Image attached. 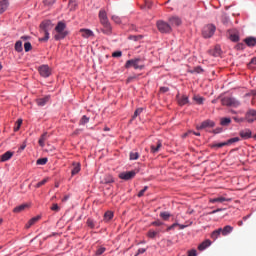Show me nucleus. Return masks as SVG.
<instances>
[{"label":"nucleus","instance_id":"49","mask_svg":"<svg viewBox=\"0 0 256 256\" xmlns=\"http://www.w3.org/2000/svg\"><path fill=\"white\" fill-rule=\"evenodd\" d=\"M141 39V35H131L129 36V40L131 41H139Z\"/></svg>","mask_w":256,"mask_h":256},{"label":"nucleus","instance_id":"29","mask_svg":"<svg viewBox=\"0 0 256 256\" xmlns=\"http://www.w3.org/2000/svg\"><path fill=\"white\" fill-rule=\"evenodd\" d=\"M178 104H180V106H185L189 104V97L185 95L181 96L180 100H178Z\"/></svg>","mask_w":256,"mask_h":256},{"label":"nucleus","instance_id":"2","mask_svg":"<svg viewBox=\"0 0 256 256\" xmlns=\"http://www.w3.org/2000/svg\"><path fill=\"white\" fill-rule=\"evenodd\" d=\"M52 29V23L50 20H45L40 24V31L44 34L43 38L38 39L40 42L49 41V31Z\"/></svg>","mask_w":256,"mask_h":256},{"label":"nucleus","instance_id":"47","mask_svg":"<svg viewBox=\"0 0 256 256\" xmlns=\"http://www.w3.org/2000/svg\"><path fill=\"white\" fill-rule=\"evenodd\" d=\"M232 119L235 121V123H244L246 121V118H240V117H232Z\"/></svg>","mask_w":256,"mask_h":256},{"label":"nucleus","instance_id":"3","mask_svg":"<svg viewBox=\"0 0 256 256\" xmlns=\"http://www.w3.org/2000/svg\"><path fill=\"white\" fill-rule=\"evenodd\" d=\"M143 58H134V59H129L126 61L125 68H134V70H143L145 68V65H143Z\"/></svg>","mask_w":256,"mask_h":256},{"label":"nucleus","instance_id":"31","mask_svg":"<svg viewBox=\"0 0 256 256\" xmlns=\"http://www.w3.org/2000/svg\"><path fill=\"white\" fill-rule=\"evenodd\" d=\"M157 234H159V231L150 230L147 232L146 236L150 239H154Z\"/></svg>","mask_w":256,"mask_h":256},{"label":"nucleus","instance_id":"59","mask_svg":"<svg viewBox=\"0 0 256 256\" xmlns=\"http://www.w3.org/2000/svg\"><path fill=\"white\" fill-rule=\"evenodd\" d=\"M145 252H147V249H143V248L138 249V253H136V255H134V256H140V254H143Z\"/></svg>","mask_w":256,"mask_h":256},{"label":"nucleus","instance_id":"64","mask_svg":"<svg viewBox=\"0 0 256 256\" xmlns=\"http://www.w3.org/2000/svg\"><path fill=\"white\" fill-rule=\"evenodd\" d=\"M213 133L214 134H219V133H222V128H216L213 130Z\"/></svg>","mask_w":256,"mask_h":256},{"label":"nucleus","instance_id":"28","mask_svg":"<svg viewBox=\"0 0 256 256\" xmlns=\"http://www.w3.org/2000/svg\"><path fill=\"white\" fill-rule=\"evenodd\" d=\"M28 207L27 204H21L19 206H17L16 208H14L13 212L16 213V214H19L23 211H25V209Z\"/></svg>","mask_w":256,"mask_h":256},{"label":"nucleus","instance_id":"9","mask_svg":"<svg viewBox=\"0 0 256 256\" xmlns=\"http://www.w3.org/2000/svg\"><path fill=\"white\" fill-rule=\"evenodd\" d=\"M244 118L249 124L254 123L256 121V110L249 109L248 112H246V114L244 115Z\"/></svg>","mask_w":256,"mask_h":256},{"label":"nucleus","instance_id":"17","mask_svg":"<svg viewBox=\"0 0 256 256\" xmlns=\"http://www.w3.org/2000/svg\"><path fill=\"white\" fill-rule=\"evenodd\" d=\"M239 136H241L242 139L247 140L251 138V130L244 129L239 132Z\"/></svg>","mask_w":256,"mask_h":256},{"label":"nucleus","instance_id":"44","mask_svg":"<svg viewBox=\"0 0 256 256\" xmlns=\"http://www.w3.org/2000/svg\"><path fill=\"white\" fill-rule=\"evenodd\" d=\"M30 51H31V43L30 42L24 43V52L28 53Z\"/></svg>","mask_w":256,"mask_h":256},{"label":"nucleus","instance_id":"19","mask_svg":"<svg viewBox=\"0 0 256 256\" xmlns=\"http://www.w3.org/2000/svg\"><path fill=\"white\" fill-rule=\"evenodd\" d=\"M162 148V143L161 141H157L156 145H152L150 146V150L152 152V154H156L157 152H159Z\"/></svg>","mask_w":256,"mask_h":256},{"label":"nucleus","instance_id":"1","mask_svg":"<svg viewBox=\"0 0 256 256\" xmlns=\"http://www.w3.org/2000/svg\"><path fill=\"white\" fill-rule=\"evenodd\" d=\"M99 23H101V32L105 35H112V26L110 25V22H108L107 18V12L105 10H99Z\"/></svg>","mask_w":256,"mask_h":256},{"label":"nucleus","instance_id":"12","mask_svg":"<svg viewBox=\"0 0 256 256\" xmlns=\"http://www.w3.org/2000/svg\"><path fill=\"white\" fill-rule=\"evenodd\" d=\"M136 176L135 171H129V172H122L119 174V178L124 180V181H129L132 180Z\"/></svg>","mask_w":256,"mask_h":256},{"label":"nucleus","instance_id":"13","mask_svg":"<svg viewBox=\"0 0 256 256\" xmlns=\"http://www.w3.org/2000/svg\"><path fill=\"white\" fill-rule=\"evenodd\" d=\"M214 127H215V122H213L211 120H206L197 126V130H204L206 128H214Z\"/></svg>","mask_w":256,"mask_h":256},{"label":"nucleus","instance_id":"22","mask_svg":"<svg viewBox=\"0 0 256 256\" xmlns=\"http://www.w3.org/2000/svg\"><path fill=\"white\" fill-rule=\"evenodd\" d=\"M244 44L248 45V47H255L256 39L253 37H248V38L244 39Z\"/></svg>","mask_w":256,"mask_h":256},{"label":"nucleus","instance_id":"10","mask_svg":"<svg viewBox=\"0 0 256 256\" xmlns=\"http://www.w3.org/2000/svg\"><path fill=\"white\" fill-rule=\"evenodd\" d=\"M38 73L44 78L51 76V68L48 65H42L38 68Z\"/></svg>","mask_w":256,"mask_h":256},{"label":"nucleus","instance_id":"40","mask_svg":"<svg viewBox=\"0 0 256 256\" xmlns=\"http://www.w3.org/2000/svg\"><path fill=\"white\" fill-rule=\"evenodd\" d=\"M143 112L142 108H138L134 111V114L132 115V119H136V117L140 116V114Z\"/></svg>","mask_w":256,"mask_h":256},{"label":"nucleus","instance_id":"36","mask_svg":"<svg viewBox=\"0 0 256 256\" xmlns=\"http://www.w3.org/2000/svg\"><path fill=\"white\" fill-rule=\"evenodd\" d=\"M87 123H89V117H87L85 115L82 116V118H80V121L78 122L79 125H85Z\"/></svg>","mask_w":256,"mask_h":256},{"label":"nucleus","instance_id":"53","mask_svg":"<svg viewBox=\"0 0 256 256\" xmlns=\"http://www.w3.org/2000/svg\"><path fill=\"white\" fill-rule=\"evenodd\" d=\"M136 79H138V76L137 75H132L131 77L127 78V83H132Z\"/></svg>","mask_w":256,"mask_h":256},{"label":"nucleus","instance_id":"5","mask_svg":"<svg viewBox=\"0 0 256 256\" xmlns=\"http://www.w3.org/2000/svg\"><path fill=\"white\" fill-rule=\"evenodd\" d=\"M215 31H216L215 25L208 24L204 26V28H202V37L206 39L211 38L215 34Z\"/></svg>","mask_w":256,"mask_h":256},{"label":"nucleus","instance_id":"39","mask_svg":"<svg viewBox=\"0 0 256 256\" xmlns=\"http://www.w3.org/2000/svg\"><path fill=\"white\" fill-rule=\"evenodd\" d=\"M203 72L202 68L197 66L193 70H190V73L192 74H201Z\"/></svg>","mask_w":256,"mask_h":256},{"label":"nucleus","instance_id":"54","mask_svg":"<svg viewBox=\"0 0 256 256\" xmlns=\"http://www.w3.org/2000/svg\"><path fill=\"white\" fill-rule=\"evenodd\" d=\"M194 101H195L197 104L201 105V104H202L203 99H202V97L194 96Z\"/></svg>","mask_w":256,"mask_h":256},{"label":"nucleus","instance_id":"14","mask_svg":"<svg viewBox=\"0 0 256 256\" xmlns=\"http://www.w3.org/2000/svg\"><path fill=\"white\" fill-rule=\"evenodd\" d=\"M12 156H14V152L7 151V152L3 153L2 155H0V162H2V163L8 162L9 160H11Z\"/></svg>","mask_w":256,"mask_h":256},{"label":"nucleus","instance_id":"11","mask_svg":"<svg viewBox=\"0 0 256 256\" xmlns=\"http://www.w3.org/2000/svg\"><path fill=\"white\" fill-rule=\"evenodd\" d=\"M232 231H234V227H232L230 225H227L223 228H218L217 230H214V232L221 233L223 235V237H226L227 235L232 233Z\"/></svg>","mask_w":256,"mask_h":256},{"label":"nucleus","instance_id":"6","mask_svg":"<svg viewBox=\"0 0 256 256\" xmlns=\"http://www.w3.org/2000/svg\"><path fill=\"white\" fill-rule=\"evenodd\" d=\"M240 140L241 139L239 137L230 138L225 142L211 144V148H222V147L229 146V145H232L234 143H237Z\"/></svg>","mask_w":256,"mask_h":256},{"label":"nucleus","instance_id":"57","mask_svg":"<svg viewBox=\"0 0 256 256\" xmlns=\"http://www.w3.org/2000/svg\"><path fill=\"white\" fill-rule=\"evenodd\" d=\"M223 210H224L223 208H218L216 210H213V211L209 212L208 215H214V214H216L218 212H222Z\"/></svg>","mask_w":256,"mask_h":256},{"label":"nucleus","instance_id":"52","mask_svg":"<svg viewBox=\"0 0 256 256\" xmlns=\"http://www.w3.org/2000/svg\"><path fill=\"white\" fill-rule=\"evenodd\" d=\"M122 56V52L121 51H115L112 53V57L113 58H119Z\"/></svg>","mask_w":256,"mask_h":256},{"label":"nucleus","instance_id":"27","mask_svg":"<svg viewBox=\"0 0 256 256\" xmlns=\"http://www.w3.org/2000/svg\"><path fill=\"white\" fill-rule=\"evenodd\" d=\"M40 220V216H35L28 221V224H26V229H30L31 226L35 225Z\"/></svg>","mask_w":256,"mask_h":256},{"label":"nucleus","instance_id":"45","mask_svg":"<svg viewBox=\"0 0 256 256\" xmlns=\"http://www.w3.org/2000/svg\"><path fill=\"white\" fill-rule=\"evenodd\" d=\"M220 234H222V233H221V232H218V231H213V232L211 233V239H213V240L218 239V237L220 236Z\"/></svg>","mask_w":256,"mask_h":256},{"label":"nucleus","instance_id":"33","mask_svg":"<svg viewBox=\"0 0 256 256\" xmlns=\"http://www.w3.org/2000/svg\"><path fill=\"white\" fill-rule=\"evenodd\" d=\"M230 123H231L230 118H222V120L220 121V124H221L223 127L229 126Z\"/></svg>","mask_w":256,"mask_h":256},{"label":"nucleus","instance_id":"55","mask_svg":"<svg viewBox=\"0 0 256 256\" xmlns=\"http://www.w3.org/2000/svg\"><path fill=\"white\" fill-rule=\"evenodd\" d=\"M50 210H52L54 212H59L58 204H52V206L50 207Z\"/></svg>","mask_w":256,"mask_h":256},{"label":"nucleus","instance_id":"24","mask_svg":"<svg viewBox=\"0 0 256 256\" xmlns=\"http://www.w3.org/2000/svg\"><path fill=\"white\" fill-rule=\"evenodd\" d=\"M49 138V134H47L46 132L44 134H42V136H40V139L38 140V145H40V147H44L45 146V141Z\"/></svg>","mask_w":256,"mask_h":256},{"label":"nucleus","instance_id":"4","mask_svg":"<svg viewBox=\"0 0 256 256\" xmlns=\"http://www.w3.org/2000/svg\"><path fill=\"white\" fill-rule=\"evenodd\" d=\"M65 29H66V24L63 22H59L55 28L56 33H58L54 35V39H56V41L65 39L66 35H68V32H66Z\"/></svg>","mask_w":256,"mask_h":256},{"label":"nucleus","instance_id":"18","mask_svg":"<svg viewBox=\"0 0 256 256\" xmlns=\"http://www.w3.org/2000/svg\"><path fill=\"white\" fill-rule=\"evenodd\" d=\"M80 33L82 34V37H84L85 39L93 37L94 33L93 31L89 30V29H80Z\"/></svg>","mask_w":256,"mask_h":256},{"label":"nucleus","instance_id":"58","mask_svg":"<svg viewBox=\"0 0 256 256\" xmlns=\"http://www.w3.org/2000/svg\"><path fill=\"white\" fill-rule=\"evenodd\" d=\"M179 226L178 222L172 224L171 226L167 227V231H171L173 229H175V227Z\"/></svg>","mask_w":256,"mask_h":256},{"label":"nucleus","instance_id":"32","mask_svg":"<svg viewBox=\"0 0 256 256\" xmlns=\"http://www.w3.org/2000/svg\"><path fill=\"white\" fill-rule=\"evenodd\" d=\"M68 7L72 11L75 10L77 8V0H70V2L68 3Z\"/></svg>","mask_w":256,"mask_h":256},{"label":"nucleus","instance_id":"34","mask_svg":"<svg viewBox=\"0 0 256 256\" xmlns=\"http://www.w3.org/2000/svg\"><path fill=\"white\" fill-rule=\"evenodd\" d=\"M229 38H230V41H232V42H238L239 41V34L231 33Z\"/></svg>","mask_w":256,"mask_h":256},{"label":"nucleus","instance_id":"56","mask_svg":"<svg viewBox=\"0 0 256 256\" xmlns=\"http://www.w3.org/2000/svg\"><path fill=\"white\" fill-rule=\"evenodd\" d=\"M148 190V187L145 186V188H143V190L140 191V193H138V197L141 198L143 197V195L145 194V192H147Z\"/></svg>","mask_w":256,"mask_h":256},{"label":"nucleus","instance_id":"35","mask_svg":"<svg viewBox=\"0 0 256 256\" xmlns=\"http://www.w3.org/2000/svg\"><path fill=\"white\" fill-rule=\"evenodd\" d=\"M140 158V154L138 152H131L129 154V159L130 160H138Z\"/></svg>","mask_w":256,"mask_h":256},{"label":"nucleus","instance_id":"8","mask_svg":"<svg viewBox=\"0 0 256 256\" xmlns=\"http://www.w3.org/2000/svg\"><path fill=\"white\" fill-rule=\"evenodd\" d=\"M222 105L227 107L238 108L241 103L236 98H223Z\"/></svg>","mask_w":256,"mask_h":256},{"label":"nucleus","instance_id":"62","mask_svg":"<svg viewBox=\"0 0 256 256\" xmlns=\"http://www.w3.org/2000/svg\"><path fill=\"white\" fill-rule=\"evenodd\" d=\"M251 65H256V57L251 58V61L249 62L248 67H251Z\"/></svg>","mask_w":256,"mask_h":256},{"label":"nucleus","instance_id":"30","mask_svg":"<svg viewBox=\"0 0 256 256\" xmlns=\"http://www.w3.org/2000/svg\"><path fill=\"white\" fill-rule=\"evenodd\" d=\"M15 49L17 53H21L23 51V42H21V40L16 42Z\"/></svg>","mask_w":256,"mask_h":256},{"label":"nucleus","instance_id":"26","mask_svg":"<svg viewBox=\"0 0 256 256\" xmlns=\"http://www.w3.org/2000/svg\"><path fill=\"white\" fill-rule=\"evenodd\" d=\"M48 102H49V96H45L44 98H38L37 105L39 107H44L45 104H47Z\"/></svg>","mask_w":256,"mask_h":256},{"label":"nucleus","instance_id":"38","mask_svg":"<svg viewBox=\"0 0 256 256\" xmlns=\"http://www.w3.org/2000/svg\"><path fill=\"white\" fill-rule=\"evenodd\" d=\"M171 217V214L169 212H160V218L164 219V221H167Z\"/></svg>","mask_w":256,"mask_h":256},{"label":"nucleus","instance_id":"42","mask_svg":"<svg viewBox=\"0 0 256 256\" xmlns=\"http://www.w3.org/2000/svg\"><path fill=\"white\" fill-rule=\"evenodd\" d=\"M48 181H49V179H48V178H45L44 180L38 182L35 187L38 189V188L44 186Z\"/></svg>","mask_w":256,"mask_h":256},{"label":"nucleus","instance_id":"21","mask_svg":"<svg viewBox=\"0 0 256 256\" xmlns=\"http://www.w3.org/2000/svg\"><path fill=\"white\" fill-rule=\"evenodd\" d=\"M209 246H211V240H204V242L200 243V245L197 247L199 251L206 250Z\"/></svg>","mask_w":256,"mask_h":256},{"label":"nucleus","instance_id":"60","mask_svg":"<svg viewBox=\"0 0 256 256\" xmlns=\"http://www.w3.org/2000/svg\"><path fill=\"white\" fill-rule=\"evenodd\" d=\"M188 256H197V251H195L194 249L188 251Z\"/></svg>","mask_w":256,"mask_h":256},{"label":"nucleus","instance_id":"50","mask_svg":"<svg viewBox=\"0 0 256 256\" xmlns=\"http://www.w3.org/2000/svg\"><path fill=\"white\" fill-rule=\"evenodd\" d=\"M17 126L14 128V131H19V128L21 127V124H23V120L19 119L16 122Z\"/></svg>","mask_w":256,"mask_h":256},{"label":"nucleus","instance_id":"48","mask_svg":"<svg viewBox=\"0 0 256 256\" xmlns=\"http://www.w3.org/2000/svg\"><path fill=\"white\" fill-rule=\"evenodd\" d=\"M246 44H244V43H239V44H237V45H235V49H237V50H244L245 48H246Z\"/></svg>","mask_w":256,"mask_h":256},{"label":"nucleus","instance_id":"37","mask_svg":"<svg viewBox=\"0 0 256 256\" xmlns=\"http://www.w3.org/2000/svg\"><path fill=\"white\" fill-rule=\"evenodd\" d=\"M104 217H105V221H106V222L112 220V218H113V212H112V211H106Z\"/></svg>","mask_w":256,"mask_h":256},{"label":"nucleus","instance_id":"23","mask_svg":"<svg viewBox=\"0 0 256 256\" xmlns=\"http://www.w3.org/2000/svg\"><path fill=\"white\" fill-rule=\"evenodd\" d=\"M222 53V50H220V47L216 46L214 49L209 51V54L213 57H220V54Z\"/></svg>","mask_w":256,"mask_h":256},{"label":"nucleus","instance_id":"16","mask_svg":"<svg viewBox=\"0 0 256 256\" xmlns=\"http://www.w3.org/2000/svg\"><path fill=\"white\" fill-rule=\"evenodd\" d=\"M223 202H230V199L225 198L223 196H219L218 198L209 199V203H223Z\"/></svg>","mask_w":256,"mask_h":256},{"label":"nucleus","instance_id":"61","mask_svg":"<svg viewBox=\"0 0 256 256\" xmlns=\"http://www.w3.org/2000/svg\"><path fill=\"white\" fill-rule=\"evenodd\" d=\"M161 225H162V222H161L160 220H157V221L152 222V226H157V227H159V226H161Z\"/></svg>","mask_w":256,"mask_h":256},{"label":"nucleus","instance_id":"51","mask_svg":"<svg viewBox=\"0 0 256 256\" xmlns=\"http://www.w3.org/2000/svg\"><path fill=\"white\" fill-rule=\"evenodd\" d=\"M87 226L91 229L94 228V221L93 219H87Z\"/></svg>","mask_w":256,"mask_h":256},{"label":"nucleus","instance_id":"63","mask_svg":"<svg viewBox=\"0 0 256 256\" xmlns=\"http://www.w3.org/2000/svg\"><path fill=\"white\" fill-rule=\"evenodd\" d=\"M169 91V88L167 87H160V93H166Z\"/></svg>","mask_w":256,"mask_h":256},{"label":"nucleus","instance_id":"7","mask_svg":"<svg viewBox=\"0 0 256 256\" xmlns=\"http://www.w3.org/2000/svg\"><path fill=\"white\" fill-rule=\"evenodd\" d=\"M173 26L160 20L159 22H157V29L160 31V33L162 34H169L171 33V28Z\"/></svg>","mask_w":256,"mask_h":256},{"label":"nucleus","instance_id":"41","mask_svg":"<svg viewBox=\"0 0 256 256\" xmlns=\"http://www.w3.org/2000/svg\"><path fill=\"white\" fill-rule=\"evenodd\" d=\"M45 164H47V158H40L37 160L38 166H44Z\"/></svg>","mask_w":256,"mask_h":256},{"label":"nucleus","instance_id":"46","mask_svg":"<svg viewBox=\"0 0 256 256\" xmlns=\"http://www.w3.org/2000/svg\"><path fill=\"white\" fill-rule=\"evenodd\" d=\"M112 21L115 22V24L120 25L121 20L120 17L117 15H112Z\"/></svg>","mask_w":256,"mask_h":256},{"label":"nucleus","instance_id":"25","mask_svg":"<svg viewBox=\"0 0 256 256\" xmlns=\"http://www.w3.org/2000/svg\"><path fill=\"white\" fill-rule=\"evenodd\" d=\"M72 176H75L77 174H79L80 172V163H77V162H73L72 163Z\"/></svg>","mask_w":256,"mask_h":256},{"label":"nucleus","instance_id":"43","mask_svg":"<svg viewBox=\"0 0 256 256\" xmlns=\"http://www.w3.org/2000/svg\"><path fill=\"white\" fill-rule=\"evenodd\" d=\"M106 250L105 247H99L98 250H96V256H101Z\"/></svg>","mask_w":256,"mask_h":256},{"label":"nucleus","instance_id":"15","mask_svg":"<svg viewBox=\"0 0 256 256\" xmlns=\"http://www.w3.org/2000/svg\"><path fill=\"white\" fill-rule=\"evenodd\" d=\"M169 25L173 27H179L181 25V19L177 16H172L171 18H169Z\"/></svg>","mask_w":256,"mask_h":256},{"label":"nucleus","instance_id":"20","mask_svg":"<svg viewBox=\"0 0 256 256\" xmlns=\"http://www.w3.org/2000/svg\"><path fill=\"white\" fill-rule=\"evenodd\" d=\"M7 8H9V2L7 0L0 1V15L4 14Z\"/></svg>","mask_w":256,"mask_h":256}]
</instances>
